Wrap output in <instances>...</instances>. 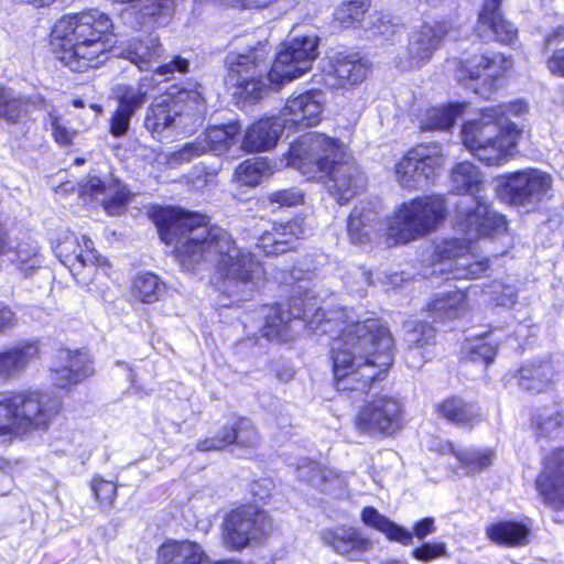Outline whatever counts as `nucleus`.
Listing matches in <instances>:
<instances>
[{
  "instance_id": "nucleus-1",
  "label": "nucleus",
  "mask_w": 564,
  "mask_h": 564,
  "mask_svg": "<svg viewBox=\"0 0 564 564\" xmlns=\"http://www.w3.org/2000/svg\"><path fill=\"white\" fill-rule=\"evenodd\" d=\"M155 224L162 241L175 245L176 259L184 270L214 267L223 280L218 289L236 302L254 292L263 268L250 252L237 248L225 229L208 226L202 215L175 208L161 209Z\"/></svg>"
},
{
  "instance_id": "nucleus-2",
  "label": "nucleus",
  "mask_w": 564,
  "mask_h": 564,
  "mask_svg": "<svg viewBox=\"0 0 564 564\" xmlns=\"http://www.w3.org/2000/svg\"><path fill=\"white\" fill-rule=\"evenodd\" d=\"M312 327L329 335L334 382L337 391L366 395L372 382L392 365L393 338L378 319L352 322L347 310L325 312L319 308Z\"/></svg>"
},
{
  "instance_id": "nucleus-3",
  "label": "nucleus",
  "mask_w": 564,
  "mask_h": 564,
  "mask_svg": "<svg viewBox=\"0 0 564 564\" xmlns=\"http://www.w3.org/2000/svg\"><path fill=\"white\" fill-rule=\"evenodd\" d=\"M451 178L455 191L464 195L456 204L455 226L467 238L444 240L435 248L433 273L446 274V279H476L488 270V260L479 259L471 241L507 229L506 218L490 209L480 195L484 177L471 162H462L452 169Z\"/></svg>"
},
{
  "instance_id": "nucleus-4",
  "label": "nucleus",
  "mask_w": 564,
  "mask_h": 564,
  "mask_svg": "<svg viewBox=\"0 0 564 564\" xmlns=\"http://www.w3.org/2000/svg\"><path fill=\"white\" fill-rule=\"evenodd\" d=\"M317 45L316 36L294 37L283 44L265 76L267 53L263 47L247 53H230L226 59L227 80L238 88L237 94L249 101H257L270 88H279L306 74L317 57Z\"/></svg>"
},
{
  "instance_id": "nucleus-5",
  "label": "nucleus",
  "mask_w": 564,
  "mask_h": 564,
  "mask_svg": "<svg viewBox=\"0 0 564 564\" xmlns=\"http://www.w3.org/2000/svg\"><path fill=\"white\" fill-rule=\"evenodd\" d=\"M112 22L98 11L62 17L52 31L55 57L73 72L97 68L108 59V32Z\"/></svg>"
},
{
  "instance_id": "nucleus-6",
  "label": "nucleus",
  "mask_w": 564,
  "mask_h": 564,
  "mask_svg": "<svg viewBox=\"0 0 564 564\" xmlns=\"http://www.w3.org/2000/svg\"><path fill=\"white\" fill-rule=\"evenodd\" d=\"M527 111L528 105L523 100L482 109L478 118L464 123L463 144L482 163L503 165L514 155L521 133L509 116L520 117Z\"/></svg>"
},
{
  "instance_id": "nucleus-7",
  "label": "nucleus",
  "mask_w": 564,
  "mask_h": 564,
  "mask_svg": "<svg viewBox=\"0 0 564 564\" xmlns=\"http://www.w3.org/2000/svg\"><path fill=\"white\" fill-rule=\"evenodd\" d=\"M205 112L206 104L200 86L182 88L173 100L165 97L153 102L147 111L144 124L153 133H161L170 127L192 133L202 124Z\"/></svg>"
},
{
  "instance_id": "nucleus-8",
  "label": "nucleus",
  "mask_w": 564,
  "mask_h": 564,
  "mask_svg": "<svg viewBox=\"0 0 564 564\" xmlns=\"http://www.w3.org/2000/svg\"><path fill=\"white\" fill-rule=\"evenodd\" d=\"M446 203L441 195H426L403 203L390 219L387 243H406L440 226L446 216Z\"/></svg>"
},
{
  "instance_id": "nucleus-9",
  "label": "nucleus",
  "mask_w": 564,
  "mask_h": 564,
  "mask_svg": "<svg viewBox=\"0 0 564 564\" xmlns=\"http://www.w3.org/2000/svg\"><path fill=\"white\" fill-rule=\"evenodd\" d=\"M344 143L322 133H307L291 144L288 165L310 178L325 174L333 164L345 156Z\"/></svg>"
},
{
  "instance_id": "nucleus-10",
  "label": "nucleus",
  "mask_w": 564,
  "mask_h": 564,
  "mask_svg": "<svg viewBox=\"0 0 564 564\" xmlns=\"http://www.w3.org/2000/svg\"><path fill=\"white\" fill-rule=\"evenodd\" d=\"M268 513L256 506L247 505L226 514L221 525V541L226 549L240 551L260 542L271 531Z\"/></svg>"
},
{
  "instance_id": "nucleus-11",
  "label": "nucleus",
  "mask_w": 564,
  "mask_h": 564,
  "mask_svg": "<svg viewBox=\"0 0 564 564\" xmlns=\"http://www.w3.org/2000/svg\"><path fill=\"white\" fill-rule=\"evenodd\" d=\"M444 165L437 147L419 145L406 152L394 166L398 184L406 189L425 187Z\"/></svg>"
},
{
  "instance_id": "nucleus-12",
  "label": "nucleus",
  "mask_w": 564,
  "mask_h": 564,
  "mask_svg": "<svg viewBox=\"0 0 564 564\" xmlns=\"http://www.w3.org/2000/svg\"><path fill=\"white\" fill-rule=\"evenodd\" d=\"M403 405L399 399L380 395L364 405L355 416V427L359 433L391 435L402 426Z\"/></svg>"
},
{
  "instance_id": "nucleus-13",
  "label": "nucleus",
  "mask_w": 564,
  "mask_h": 564,
  "mask_svg": "<svg viewBox=\"0 0 564 564\" xmlns=\"http://www.w3.org/2000/svg\"><path fill=\"white\" fill-rule=\"evenodd\" d=\"M553 178L546 172L528 167L509 173L500 180V193L516 205L540 203L551 191Z\"/></svg>"
},
{
  "instance_id": "nucleus-14",
  "label": "nucleus",
  "mask_w": 564,
  "mask_h": 564,
  "mask_svg": "<svg viewBox=\"0 0 564 564\" xmlns=\"http://www.w3.org/2000/svg\"><path fill=\"white\" fill-rule=\"evenodd\" d=\"M20 398L18 425L21 436L35 431H46L59 411L57 399L40 391L17 392Z\"/></svg>"
},
{
  "instance_id": "nucleus-15",
  "label": "nucleus",
  "mask_w": 564,
  "mask_h": 564,
  "mask_svg": "<svg viewBox=\"0 0 564 564\" xmlns=\"http://www.w3.org/2000/svg\"><path fill=\"white\" fill-rule=\"evenodd\" d=\"M451 33L452 26L446 22L422 24L412 32L405 56L397 57V67L405 70L429 61L442 40L449 36Z\"/></svg>"
},
{
  "instance_id": "nucleus-16",
  "label": "nucleus",
  "mask_w": 564,
  "mask_h": 564,
  "mask_svg": "<svg viewBox=\"0 0 564 564\" xmlns=\"http://www.w3.org/2000/svg\"><path fill=\"white\" fill-rule=\"evenodd\" d=\"M80 196L100 204L110 216L121 215L131 199L127 186L111 176L87 178L80 186Z\"/></svg>"
},
{
  "instance_id": "nucleus-17",
  "label": "nucleus",
  "mask_w": 564,
  "mask_h": 564,
  "mask_svg": "<svg viewBox=\"0 0 564 564\" xmlns=\"http://www.w3.org/2000/svg\"><path fill=\"white\" fill-rule=\"evenodd\" d=\"M325 96L321 90H310L291 96L279 116L286 129L307 128L321 122Z\"/></svg>"
},
{
  "instance_id": "nucleus-18",
  "label": "nucleus",
  "mask_w": 564,
  "mask_h": 564,
  "mask_svg": "<svg viewBox=\"0 0 564 564\" xmlns=\"http://www.w3.org/2000/svg\"><path fill=\"white\" fill-rule=\"evenodd\" d=\"M535 485L545 503L554 509L564 508V447L545 458Z\"/></svg>"
},
{
  "instance_id": "nucleus-19",
  "label": "nucleus",
  "mask_w": 564,
  "mask_h": 564,
  "mask_svg": "<svg viewBox=\"0 0 564 564\" xmlns=\"http://www.w3.org/2000/svg\"><path fill=\"white\" fill-rule=\"evenodd\" d=\"M325 174L327 191L341 205L357 195L365 183L358 166L346 153Z\"/></svg>"
},
{
  "instance_id": "nucleus-20",
  "label": "nucleus",
  "mask_w": 564,
  "mask_h": 564,
  "mask_svg": "<svg viewBox=\"0 0 564 564\" xmlns=\"http://www.w3.org/2000/svg\"><path fill=\"white\" fill-rule=\"evenodd\" d=\"M55 386L66 388L78 384L94 372L90 357L82 350L59 349L51 368Z\"/></svg>"
},
{
  "instance_id": "nucleus-21",
  "label": "nucleus",
  "mask_w": 564,
  "mask_h": 564,
  "mask_svg": "<svg viewBox=\"0 0 564 564\" xmlns=\"http://www.w3.org/2000/svg\"><path fill=\"white\" fill-rule=\"evenodd\" d=\"M61 262L67 267L74 276H78L82 270H93L101 263L94 242L86 236L72 235L59 242L56 248Z\"/></svg>"
},
{
  "instance_id": "nucleus-22",
  "label": "nucleus",
  "mask_w": 564,
  "mask_h": 564,
  "mask_svg": "<svg viewBox=\"0 0 564 564\" xmlns=\"http://www.w3.org/2000/svg\"><path fill=\"white\" fill-rule=\"evenodd\" d=\"M511 67L512 61L503 54H474L459 61L456 69V78L462 83L476 80L482 75H485L486 78L495 79L502 76Z\"/></svg>"
},
{
  "instance_id": "nucleus-23",
  "label": "nucleus",
  "mask_w": 564,
  "mask_h": 564,
  "mask_svg": "<svg viewBox=\"0 0 564 564\" xmlns=\"http://www.w3.org/2000/svg\"><path fill=\"white\" fill-rule=\"evenodd\" d=\"M501 0H486L475 28L476 35L482 41L496 39L510 43L517 36V29L506 21L499 11Z\"/></svg>"
},
{
  "instance_id": "nucleus-24",
  "label": "nucleus",
  "mask_w": 564,
  "mask_h": 564,
  "mask_svg": "<svg viewBox=\"0 0 564 564\" xmlns=\"http://www.w3.org/2000/svg\"><path fill=\"white\" fill-rule=\"evenodd\" d=\"M234 443L247 448L259 445V434L250 420H238L232 426L224 427L218 436L199 441L196 448L200 452L220 451Z\"/></svg>"
},
{
  "instance_id": "nucleus-25",
  "label": "nucleus",
  "mask_w": 564,
  "mask_h": 564,
  "mask_svg": "<svg viewBox=\"0 0 564 564\" xmlns=\"http://www.w3.org/2000/svg\"><path fill=\"white\" fill-rule=\"evenodd\" d=\"M308 231L297 219L285 224H273L270 230L265 229L259 237L257 248L268 256L280 254L293 248V241L306 237Z\"/></svg>"
},
{
  "instance_id": "nucleus-26",
  "label": "nucleus",
  "mask_w": 564,
  "mask_h": 564,
  "mask_svg": "<svg viewBox=\"0 0 564 564\" xmlns=\"http://www.w3.org/2000/svg\"><path fill=\"white\" fill-rule=\"evenodd\" d=\"M120 4L133 3L131 14L139 26L160 28L167 25L174 14L177 0H111Z\"/></svg>"
},
{
  "instance_id": "nucleus-27",
  "label": "nucleus",
  "mask_w": 564,
  "mask_h": 564,
  "mask_svg": "<svg viewBox=\"0 0 564 564\" xmlns=\"http://www.w3.org/2000/svg\"><path fill=\"white\" fill-rule=\"evenodd\" d=\"M163 46L158 35L149 34L143 37H132L122 43L116 55L122 57L140 70H149L152 63L163 55Z\"/></svg>"
},
{
  "instance_id": "nucleus-28",
  "label": "nucleus",
  "mask_w": 564,
  "mask_h": 564,
  "mask_svg": "<svg viewBox=\"0 0 564 564\" xmlns=\"http://www.w3.org/2000/svg\"><path fill=\"white\" fill-rule=\"evenodd\" d=\"M321 539L337 554L349 560H359L372 546L371 541L364 536L356 528L324 530L321 533Z\"/></svg>"
},
{
  "instance_id": "nucleus-29",
  "label": "nucleus",
  "mask_w": 564,
  "mask_h": 564,
  "mask_svg": "<svg viewBox=\"0 0 564 564\" xmlns=\"http://www.w3.org/2000/svg\"><path fill=\"white\" fill-rule=\"evenodd\" d=\"M296 476L324 491L344 490L348 485V475L333 468L322 467L308 458H301L295 465Z\"/></svg>"
},
{
  "instance_id": "nucleus-30",
  "label": "nucleus",
  "mask_w": 564,
  "mask_h": 564,
  "mask_svg": "<svg viewBox=\"0 0 564 564\" xmlns=\"http://www.w3.org/2000/svg\"><path fill=\"white\" fill-rule=\"evenodd\" d=\"M368 64L357 54H338L330 61L326 84L330 87L361 83L368 74Z\"/></svg>"
},
{
  "instance_id": "nucleus-31",
  "label": "nucleus",
  "mask_w": 564,
  "mask_h": 564,
  "mask_svg": "<svg viewBox=\"0 0 564 564\" xmlns=\"http://www.w3.org/2000/svg\"><path fill=\"white\" fill-rule=\"evenodd\" d=\"M37 341L23 340L0 351V379L9 380L20 376L31 362L39 358Z\"/></svg>"
},
{
  "instance_id": "nucleus-32",
  "label": "nucleus",
  "mask_w": 564,
  "mask_h": 564,
  "mask_svg": "<svg viewBox=\"0 0 564 564\" xmlns=\"http://www.w3.org/2000/svg\"><path fill=\"white\" fill-rule=\"evenodd\" d=\"M286 129L280 116L260 119L246 132L242 148L250 152H261L273 148L282 131Z\"/></svg>"
},
{
  "instance_id": "nucleus-33",
  "label": "nucleus",
  "mask_w": 564,
  "mask_h": 564,
  "mask_svg": "<svg viewBox=\"0 0 564 564\" xmlns=\"http://www.w3.org/2000/svg\"><path fill=\"white\" fill-rule=\"evenodd\" d=\"M156 564H210L204 549L195 542L169 541L158 550Z\"/></svg>"
},
{
  "instance_id": "nucleus-34",
  "label": "nucleus",
  "mask_w": 564,
  "mask_h": 564,
  "mask_svg": "<svg viewBox=\"0 0 564 564\" xmlns=\"http://www.w3.org/2000/svg\"><path fill=\"white\" fill-rule=\"evenodd\" d=\"M530 532V523L523 521H498L486 528V535L491 542L510 547L528 544Z\"/></svg>"
},
{
  "instance_id": "nucleus-35",
  "label": "nucleus",
  "mask_w": 564,
  "mask_h": 564,
  "mask_svg": "<svg viewBox=\"0 0 564 564\" xmlns=\"http://www.w3.org/2000/svg\"><path fill=\"white\" fill-rule=\"evenodd\" d=\"M435 410L440 416L457 426L470 427L480 421L478 408L456 397L437 403Z\"/></svg>"
},
{
  "instance_id": "nucleus-36",
  "label": "nucleus",
  "mask_w": 564,
  "mask_h": 564,
  "mask_svg": "<svg viewBox=\"0 0 564 564\" xmlns=\"http://www.w3.org/2000/svg\"><path fill=\"white\" fill-rule=\"evenodd\" d=\"M554 367L550 360L530 362L518 371L519 386L531 392H542L553 382Z\"/></svg>"
},
{
  "instance_id": "nucleus-37",
  "label": "nucleus",
  "mask_w": 564,
  "mask_h": 564,
  "mask_svg": "<svg viewBox=\"0 0 564 564\" xmlns=\"http://www.w3.org/2000/svg\"><path fill=\"white\" fill-rule=\"evenodd\" d=\"M240 127L236 122L215 124L206 129L199 137L204 141L207 153L214 155L226 154L236 143Z\"/></svg>"
},
{
  "instance_id": "nucleus-38",
  "label": "nucleus",
  "mask_w": 564,
  "mask_h": 564,
  "mask_svg": "<svg viewBox=\"0 0 564 564\" xmlns=\"http://www.w3.org/2000/svg\"><path fill=\"white\" fill-rule=\"evenodd\" d=\"M404 340L408 344L406 361L412 368H420L423 360H414L415 349L422 348L429 345L435 337L434 327L426 323L417 319H408L404 325Z\"/></svg>"
},
{
  "instance_id": "nucleus-39",
  "label": "nucleus",
  "mask_w": 564,
  "mask_h": 564,
  "mask_svg": "<svg viewBox=\"0 0 564 564\" xmlns=\"http://www.w3.org/2000/svg\"><path fill=\"white\" fill-rule=\"evenodd\" d=\"M531 426L539 437L551 438L564 426V413L558 403H552L535 410Z\"/></svg>"
},
{
  "instance_id": "nucleus-40",
  "label": "nucleus",
  "mask_w": 564,
  "mask_h": 564,
  "mask_svg": "<svg viewBox=\"0 0 564 564\" xmlns=\"http://www.w3.org/2000/svg\"><path fill=\"white\" fill-rule=\"evenodd\" d=\"M446 449L445 453L454 455L467 474H477L489 468L495 459V453L490 448H456L448 443Z\"/></svg>"
},
{
  "instance_id": "nucleus-41",
  "label": "nucleus",
  "mask_w": 564,
  "mask_h": 564,
  "mask_svg": "<svg viewBox=\"0 0 564 564\" xmlns=\"http://www.w3.org/2000/svg\"><path fill=\"white\" fill-rule=\"evenodd\" d=\"M361 520L366 525L380 531L391 541L399 542L403 545L412 543V534L410 531L390 521L372 507L364 508L361 511Z\"/></svg>"
},
{
  "instance_id": "nucleus-42",
  "label": "nucleus",
  "mask_w": 564,
  "mask_h": 564,
  "mask_svg": "<svg viewBox=\"0 0 564 564\" xmlns=\"http://www.w3.org/2000/svg\"><path fill=\"white\" fill-rule=\"evenodd\" d=\"M466 294L460 290L436 295L429 304V312L434 321L445 322L458 317L465 312Z\"/></svg>"
},
{
  "instance_id": "nucleus-43",
  "label": "nucleus",
  "mask_w": 564,
  "mask_h": 564,
  "mask_svg": "<svg viewBox=\"0 0 564 564\" xmlns=\"http://www.w3.org/2000/svg\"><path fill=\"white\" fill-rule=\"evenodd\" d=\"M36 97L40 96L24 98L11 89L0 87V118L9 123H17L26 116L30 106L42 109L43 105L33 102Z\"/></svg>"
},
{
  "instance_id": "nucleus-44",
  "label": "nucleus",
  "mask_w": 564,
  "mask_h": 564,
  "mask_svg": "<svg viewBox=\"0 0 564 564\" xmlns=\"http://www.w3.org/2000/svg\"><path fill=\"white\" fill-rule=\"evenodd\" d=\"M377 219V213L361 204L356 206L347 223V231L350 240L356 245H362L370 241L373 229V223Z\"/></svg>"
},
{
  "instance_id": "nucleus-45",
  "label": "nucleus",
  "mask_w": 564,
  "mask_h": 564,
  "mask_svg": "<svg viewBox=\"0 0 564 564\" xmlns=\"http://www.w3.org/2000/svg\"><path fill=\"white\" fill-rule=\"evenodd\" d=\"M464 104H449L429 108L421 118V130H447L464 112Z\"/></svg>"
},
{
  "instance_id": "nucleus-46",
  "label": "nucleus",
  "mask_w": 564,
  "mask_h": 564,
  "mask_svg": "<svg viewBox=\"0 0 564 564\" xmlns=\"http://www.w3.org/2000/svg\"><path fill=\"white\" fill-rule=\"evenodd\" d=\"M33 102L43 105L42 110L46 112L43 119L44 127L51 130L54 141L62 147L70 145L76 132L65 126L63 117L55 107L48 104L43 97H36Z\"/></svg>"
},
{
  "instance_id": "nucleus-47",
  "label": "nucleus",
  "mask_w": 564,
  "mask_h": 564,
  "mask_svg": "<svg viewBox=\"0 0 564 564\" xmlns=\"http://www.w3.org/2000/svg\"><path fill=\"white\" fill-rule=\"evenodd\" d=\"M264 325L261 335L268 339L286 340L289 337L290 313L280 306L264 307Z\"/></svg>"
},
{
  "instance_id": "nucleus-48",
  "label": "nucleus",
  "mask_w": 564,
  "mask_h": 564,
  "mask_svg": "<svg viewBox=\"0 0 564 564\" xmlns=\"http://www.w3.org/2000/svg\"><path fill=\"white\" fill-rule=\"evenodd\" d=\"M20 398L15 393L0 397V436H21L19 420Z\"/></svg>"
},
{
  "instance_id": "nucleus-49",
  "label": "nucleus",
  "mask_w": 564,
  "mask_h": 564,
  "mask_svg": "<svg viewBox=\"0 0 564 564\" xmlns=\"http://www.w3.org/2000/svg\"><path fill=\"white\" fill-rule=\"evenodd\" d=\"M144 84L138 85L118 84L112 88V97L117 100L120 109L128 110L134 115L147 101V90Z\"/></svg>"
},
{
  "instance_id": "nucleus-50",
  "label": "nucleus",
  "mask_w": 564,
  "mask_h": 564,
  "mask_svg": "<svg viewBox=\"0 0 564 564\" xmlns=\"http://www.w3.org/2000/svg\"><path fill=\"white\" fill-rule=\"evenodd\" d=\"M164 284L152 273H142L135 276L131 288L132 296L142 303H153L159 300Z\"/></svg>"
},
{
  "instance_id": "nucleus-51",
  "label": "nucleus",
  "mask_w": 564,
  "mask_h": 564,
  "mask_svg": "<svg viewBox=\"0 0 564 564\" xmlns=\"http://www.w3.org/2000/svg\"><path fill=\"white\" fill-rule=\"evenodd\" d=\"M269 174V164L264 159L246 160L236 169V181L245 186H256L260 184L264 176Z\"/></svg>"
},
{
  "instance_id": "nucleus-52",
  "label": "nucleus",
  "mask_w": 564,
  "mask_h": 564,
  "mask_svg": "<svg viewBox=\"0 0 564 564\" xmlns=\"http://www.w3.org/2000/svg\"><path fill=\"white\" fill-rule=\"evenodd\" d=\"M15 258L12 259L19 263V269L25 275H30L32 271L41 265L39 257V247L33 240H28L19 243L18 246L12 245Z\"/></svg>"
},
{
  "instance_id": "nucleus-53",
  "label": "nucleus",
  "mask_w": 564,
  "mask_h": 564,
  "mask_svg": "<svg viewBox=\"0 0 564 564\" xmlns=\"http://www.w3.org/2000/svg\"><path fill=\"white\" fill-rule=\"evenodd\" d=\"M369 8V0H346L335 12V19L348 28L361 20Z\"/></svg>"
},
{
  "instance_id": "nucleus-54",
  "label": "nucleus",
  "mask_w": 564,
  "mask_h": 564,
  "mask_svg": "<svg viewBox=\"0 0 564 564\" xmlns=\"http://www.w3.org/2000/svg\"><path fill=\"white\" fill-rule=\"evenodd\" d=\"M491 303L497 306H512L518 299V290L514 285L502 282H494L486 291Z\"/></svg>"
},
{
  "instance_id": "nucleus-55",
  "label": "nucleus",
  "mask_w": 564,
  "mask_h": 564,
  "mask_svg": "<svg viewBox=\"0 0 564 564\" xmlns=\"http://www.w3.org/2000/svg\"><path fill=\"white\" fill-rule=\"evenodd\" d=\"M205 147L200 137H197L194 141L185 143L181 149L173 152L170 156V164L188 163L200 155L207 154Z\"/></svg>"
},
{
  "instance_id": "nucleus-56",
  "label": "nucleus",
  "mask_w": 564,
  "mask_h": 564,
  "mask_svg": "<svg viewBox=\"0 0 564 564\" xmlns=\"http://www.w3.org/2000/svg\"><path fill=\"white\" fill-rule=\"evenodd\" d=\"M91 490L96 500H98L104 508L112 507L117 497V486L115 482L100 477H94L91 480Z\"/></svg>"
},
{
  "instance_id": "nucleus-57",
  "label": "nucleus",
  "mask_w": 564,
  "mask_h": 564,
  "mask_svg": "<svg viewBox=\"0 0 564 564\" xmlns=\"http://www.w3.org/2000/svg\"><path fill=\"white\" fill-rule=\"evenodd\" d=\"M370 30L373 37L382 41H391L400 32L401 28L392 23L388 17L376 14Z\"/></svg>"
},
{
  "instance_id": "nucleus-58",
  "label": "nucleus",
  "mask_w": 564,
  "mask_h": 564,
  "mask_svg": "<svg viewBox=\"0 0 564 564\" xmlns=\"http://www.w3.org/2000/svg\"><path fill=\"white\" fill-rule=\"evenodd\" d=\"M268 199L271 204L280 207H292L303 203V192L296 187L275 191L269 194Z\"/></svg>"
},
{
  "instance_id": "nucleus-59",
  "label": "nucleus",
  "mask_w": 564,
  "mask_h": 564,
  "mask_svg": "<svg viewBox=\"0 0 564 564\" xmlns=\"http://www.w3.org/2000/svg\"><path fill=\"white\" fill-rule=\"evenodd\" d=\"M445 555L446 545L443 542H429L412 550V556L421 562H431Z\"/></svg>"
},
{
  "instance_id": "nucleus-60",
  "label": "nucleus",
  "mask_w": 564,
  "mask_h": 564,
  "mask_svg": "<svg viewBox=\"0 0 564 564\" xmlns=\"http://www.w3.org/2000/svg\"><path fill=\"white\" fill-rule=\"evenodd\" d=\"M496 352L497 347L494 344L485 339H477L469 347V359L471 361L482 360L485 364H489L494 360Z\"/></svg>"
},
{
  "instance_id": "nucleus-61",
  "label": "nucleus",
  "mask_w": 564,
  "mask_h": 564,
  "mask_svg": "<svg viewBox=\"0 0 564 564\" xmlns=\"http://www.w3.org/2000/svg\"><path fill=\"white\" fill-rule=\"evenodd\" d=\"M133 115L128 110L116 108L113 116L110 119V132L115 137L123 135L130 126V119Z\"/></svg>"
},
{
  "instance_id": "nucleus-62",
  "label": "nucleus",
  "mask_w": 564,
  "mask_h": 564,
  "mask_svg": "<svg viewBox=\"0 0 564 564\" xmlns=\"http://www.w3.org/2000/svg\"><path fill=\"white\" fill-rule=\"evenodd\" d=\"M189 63L186 58L175 56L170 63L161 65L155 69V74L161 76L172 75L174 72L187 73Z\"/></svg>"
},
{
  "instance_id": "nucleus-63",
  "label": "nucleus",
  "mask_w": 564,
  "mask_h": 564,
  "mask_svg": "<svg viewBox=\"0 0 564 564\" xmlns=\"http://www.w3.org/2000/svg\"><path fill=\"white\" fill-rule=\"evenodd\" d=\"M436 531L435 522L433 518H424L420 521H417L413 525V532H410L412 534V538L415 536L419 540H423L426 536L433 534Z\"/></svg>"
},
{
  "instance_id": "nucleus-64",
  "label": "nucleus",
  "mask_w": 564,
  "mask_h": 564,
  "mask_svg": "<svg viewBox=\"0 0 564 564\" xmlns=\"http://www.w3.org/2000/svg\"><path fill=\"white\" fill-rule=\"evenodd\" d=\"M546 67L553 75L564 77V47L552 53L546 59Z\"/></svg>"
}]
</instances>
